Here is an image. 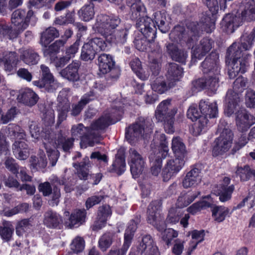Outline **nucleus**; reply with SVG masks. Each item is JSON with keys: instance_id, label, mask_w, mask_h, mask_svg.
I'll use <instances>...</instances> for the list:
<instances>
[{"instance_id": "obj_1", "label": "nucleus", "mask_w": 255, "mask_h": 255, "mask_svg": "<svg viewBox=\"0 0 255 255\" xmlns=\"http://www.w3.org/2000/svg\"><path fill=\"white\" fill-rule=\"evenodd\" d=\"M130 8V17L136 20V27L139 32H167L165 26L166 16L161 11L154 12L153 19L146 15V9L140 0H132Z\"/></svg>"}, {"instance_id": "obj_2", "label": "nucleus", "mask_w": 255, "mask_h": 255, "mask_svg": "<svg viewBox=\"0 0 255 255\" xmlns=\"http://www.w3.org/2000/svg\"><path fill=\"white\" fill-rule=\"evenodd\" d=\"M245 55L236 43H233L227 49L226 62L228 65V75L230 79H234L239 73L246 72L249 67L248 56Z\"/></svg>"}, {"instance_id": "obj_3", "label": "nucleus", "mask_w": 255, "mask_h": 255, "mask_svg": "<svg viewBox=\"0 0 255 255\" xmlns=\"http://www.w3.org/2000/svg\"><path fill=\"white\" fill-rule=\"evenodd\" d=\"M198 110L197 106L191 105L187 111V117L194 123L190 128V132L194 136H198L205 133L207 127V102L201 100L199 104Z\"/></svg>"}, {"instance_id": "obj_4", "label": "nucleus", "mask_w": 255, "mask_h": 255, "mask_svg": "<svg viewBox=\"0 0 255 255\" xmlns=\"http://www.w3.org/2000/svg\"><path fill=\"white\" fill-rule=\"evenodd\" d=\"M154 126L151 120L139 117L134 123L126 128L125 138L131 145H135L139 139L152 132Z\"/></svg>"}, {"instance_id": "obj_5", "label": "nucleus", "mask_w": 255, "mask_h": 255, "mask_svg": "<svg viewBox=\"0 0 255 255\" xmlns=\"http://www.w3.org/2000/svg\"><path fill=\"white\" fill-rule=\"evenodd\" d=\"M218 131L220 134L214 141L215 145L212 149V154L214 156L222 155L227 152L232 145L234 137L233 132L225 120H220Z\"/></svg>"}, {"instance_id": "obj_6", "label": "nucleus", "mask_w": 255, "mask_h": 255, "mask_svg": "<svg viewBox=\"0 0 255 255\" xmlns=\"http://www.w3.org/2000/svg\"><path fill=\"white\" fill-rule=\"evenodd\" d=\"M104 39L100 37H94L87 42L97 53L101 51L109 49L113 44H124L127 41L128 33H102Z\"/></svg>"}, {"instance_id": "obj_7", "label": "nucleus", "mask_w": 255, "mask_h": 255, "mask_svg": "<svg viewBox=\"0 0 255 255\" xmlns=\"http://www.w3.org/2000/svg\"><path fill=\"white\" fill-rule=\"evenodd\" d=\"M170 102L169 99L162 101L155 111L156 120L163 123L165 132L169 134L174 132V116L176 113V110L168 108Z\"/></svg>"}, {"instance_id": "obj_8", "label": "nucleus", "mask_w": 255, "mask_h": 255, "mask_svg": "<svg viewBox=\"0 0 255 255\" xmlns=\"http://www.w3.org/2000/svg\"><path fill=\"white\" fill-rule=\"evenodd\" d=\"M246 79L242 76L239 77L233 83V90H230L226 95L228 104L225 113L228 116H231L236 112L239 108L240 98L239 93L242 92L246 86Z\"/></svg>"}, {"instance_id": "obj_9", "label": "nucleus", "mask_w": 255, "mask_h": 255, "mask_svg": "<svg viewBox=\"0 0 255 255\" xmlns=\"http://www.w3.org/2000/svg\"><path fill=\"white\" fill-rule=\"evenodd\" d=\"M105 198L103 195H94L88 197L85 202L86 209H77L71 213L68 221L66 224H68L71 228L75 226L78 227L83 224L85 222L87 216L86 210H89L95 205L100 204Z\"/></svg>"}, {"instance_id": "obj_10", "label": "nucleus", "mask_w": 255, "mask_h": 255, "mask_svg": "<svg viewBox=\"0 0 255 255\" xmlns=\"http://www.w3.org/2000/svg\"><path fill=\"white\" fill-rule=\"evenodd\" d=\"M123 106H114L110 112L101 116L98 119L93 121V128L95 129H106L110 126L116 124L121 120L124 114Z\"/></svg>"}, {"instance_id": "obj_11", "label": "nucleus", "mask_w": 255, "mask_h": 255, "mask_svg": "<svg viewBox=\"0 0 255 255\" xmlns=\"http://www.w3.org/2000/svg\"><path fill=\"white\" fill-rule=\"evenodd\" d=\"M162 205L161 199L155 200L151 201L149 204L147 214V222L152 225L159 232L163 233L166 229V223L165 221L157 220V214L161 210Z\"/></svg>"}, {"instance_id": "obj_12", "label": "nucleus", "mask_w": 255, "mask_h": 255, "mask_svg": "<svg viewBox=\"0 0 255 255\" xmlns=\"http://www.w3.org/2000/svg\"><path fill=\"white\" fill-rule=\"evenodd\" d=\"M40 68L41 78L38 80L34 81L33 84L40 88H43L48 93L55 92L59 87L60 84L54 79L47 66L41 65Z\"/></svg>"}, {"instance_id": "obj_13", "label": "nucleus", "mask_w": 255, "mask_h": 255, "mask_svg": "<svg viewBox=\"0 0 255 255\" xmlns=\"http://www.w3.org/2000/svg\"><path fill=\"white\" fill-rule=\"evenodd\" d=\"M128 163L131 174L133 178H138L142 173L145 167V158L134 148L128 150Z\"/></svg>"}, {"instance_id": "obj_14", "label": "nucleus", "mask_w": 255, "mask_h": 255, "mask_svg": "<svg viewBox=\"0 0 255 255\" xmlns=\"http://www.w3.org/2000/svg\"><path fill=\"white\" fill-rule=\"evenodd\" d=\"M120 22L121 19L117 16L102 15L97 18L93 29L95 32H111Z\"/></svg>"}, {"instance_id": "obj_15", "label": "nucleus", "mask_w": 255, "mask_h": 255, "mask_svg": "<svg viewBox=\"0 0 255 255\" xmlns=\"http://www.w3.org/2000/svg\"><path fill=\"white\" fill-rule=\"evenodd\" d=\"M230 181L231 179L229 177H224L221 184L212 186L211 192L216 196H219V200L222 202L228 201L231 199L235 186L234 185L228 186Z\"/></svg>"}, {"instance_id": "obj_16", "label": "nucleus", "mask_w": 255, "mask_h": 255, "mask_svg": "<svg viewBox=\"0 0 255 255\" xmlns=\"http://www.w3.org/2000/svg\"><path fill=\"white\" fill-rule=\"evenodd\" d=\"M185 161L178 159L168 160L161 171V176L164 182H167L175 177L184 167Z\"/></svg>"}, {"instance_id": "obj_17", "label": "nucleus", "mask_w": 255, "mask_h": 255, "mask_svg": "<svg viewBox=\"0 0 255 255\" xmlns=\"http://www.w3.org/2000/svg\"><path fill=\"white\" fill-rule=\"evenodd\" d=\"M205 166L201 163H198L192 166L190 171L188 172L182 181V185L185 188L194 186L201 180L202 171Z\"/></svg>"}, {"instance_id": "obj_18", "label": "nucleus", "mask_w": 255, "mask_h": 255, "mask_svg": "<svg viewBox=\"0 0 255 255\" xmlns=\"http://www.w3.org/2000/svg\"><path fill=\"white\" fill-rule=\"evenodd\" d=\"M193 39L192 37H188L186 41L187 46L190 48L192 47L191 60L192 64H195L197 60H201L207 53V38L204 37L200 41V44L194 48Z\"/></svg>"}, {"instance_id": "obj_19", "label": "nucleus", "mask_w": 255, "mask_h": 255, "mask_svg": "<svg viewBox=\"0 0 255 255\" xmlns=\"http://www.w3.org/2000/svg\"><path fill=\"white\" fill-rule=\"evenodd\" d=\"M126 168L125 151L124 149H119L116 154L111 166L108 169L110 173H116L119 176L122 175Z\"/></svg>"}, {"instance_id": "obj_20", "label": "nucleus", "mask_w": 255, "mask_h": 255, "mask_svg": "<svg viewBox=\"0 0 255 255\" xmlns=\"http://www.w3.org/2000/svg\"><path fill=\"white\" fill-rule=\"evenodd\" d=\"M158 251V248L150 235L144 236L141 241L137 247L136 252L138 254L142 255L144 253L149 255H154Z\"/></svg>"}, {"instance_id": "obj_21", "label": "nucleus", "mask_w": 255, "mask_h": 255, "mask_svg": "<svg viewBox=\"0 0 255 255\" xmlns=\"http://www.w3.org/2000/svg\"><path fill=\"white\" fill-rule=\"evenodd\" d=\"M43 223L48 228L60 229L63 226V219L60 215L50 210L45 213Z\"/></svg>"}, {"instance_id": "obj_22", "label": "nucleus", "mask_w": 255, "mask_h": 255, "mask_svg": "<svg viewBox=\"0 0 255 255\" xmlns=\"http://www.w3.org/2000/svg\"><path fill=\"white\" fill-rule=\"evenodd\" d=\"M255 123V118L245 111L238 112L236 117V125L239 131L244 132Z\"/></svg>"}, {"instance_id": "obj_23", "label": "nucleus", "mask_w": 255, "mask_h": 255, "mask_svg": "<svg viewBox=\"0 0 255 255\" xmlns=\"http://www.w3.org/2000/svg\"><path fill=\"white\" fill-rule=\"evenodd\" d=\"M81 62L79 61H73L65 68L62 69L60 74L64 78L70 81L76 82L80 79L79 70Z\"/></svg>"}, {"instance_id": "obj_24", "label": "nucleus", "mask_w": 255, "mask_h": 255, "mask_svg": "<svg viewBox=\"0 0 255 255\" xmlns=\"http://www.w3.org/2000/svg\"><path fill=\"white\" fill-rule=\"evenodd\" d=\"M25 14V10L22 9H16L12 13L11 21L13 24L14 32H22L27 28L24 19Z\"/></svg>"}, {"instance_id": "obj_25", "label": "nucleus", "mask_w": 255, "mask_h": 255, "mask_svg": "<svg viewBox=\"0 0 255 255\" xmlns=\"http://www.w3.org/2000/svg\"><path fill=\"white\" fill-rule=\"evenodd\" d=\"M17 99L19 103L23 104L28 107L34 106L38 102V95L29 88L25 89L17 96Z\"/></svg>"}, {"instance_id": "obj_26", "label": "nucleus", "mask_w": 255, "mask_h": 255, "mask_svg": "<svg viewBox=\"0 0 255 255\" xmlns=\"http://www.w3.org/2000/svg\"><path fill=\"white\" fill-rule=\"evenodd\" d=\"M174 81H170L169 79L165 80L163 77H158L151 84V88L156 93L162 94L171 88L174 87Z\"/></svg>"}, {"instance_id": "obj_27", "label": "nucleus", "mask_w": 255, "mask_h": 255, "mask_svg": "<svg viewBox=\"0 0 255 255\" xmlns=\"http://www.w3.org/2000/svg\"><path fill=\"white\" fill-rule=\"evenodd\" d=\"M32 225L30 219L25 218L17 220L15 223V234L19 238L27 237L32 232Z\"/></svg>"}, {"instance_id": "obj_28", "label": "nucleus", "mask_w": 255, "mask_h": 255, "mask_svg": "<svg viewBox=\"0 0 255 255\" xmlns=\"http://www.w3.org/2000/svg\"><path fill=\"white\" fill-rule=\"evenodd\" d=\"M171 148L175 156L174 159L185 161L187 152L185 145L180 137L177 136L173 138Z\"/></svg>"}, {"instance_id": "obj_29", "label": "nucleus", "mask_w": 255, "mask_h": 255, "mask_svg": "<svg viewBox=\"0 0 255 255\" xmlns=\"http://www.w3.org/2000/svg\"><path fill=\"white\" fill-rule=\"evenodd\" d=\"M166 50L173 60L185 64L187 57L186 52L179 49L178 47L173 43H168L167 45Z\"/></svg>"}, {"instance_id": "obj_30", "label": "nucleus", "mask_w": 255, "mask_h": 255, "mask_svg": "<svg viewBox=\"0 0 255 255\" xmlns=\"http://www.w3.org/2000/svg\"><path fill=\"white\" fill-rule=\"evenodd\" d=\"M99 70L103 74L110 72L115 65L113 57L105 53L101 54L98 58Z\"/></svg>"}, {"instance_id": "obj_31", "label": "nucleus", "mask_w": 255, "mask_h": 255, "mask_svg": "<svg viewBox=\"0 0 255 255\" xmlns=\"http://www.w3.org/2000/svg\"><path fill=\"white\" fill-rule=\"evenodd\" d=\"M18 56L15 52H8L0 55V63L3 62L4 69L8 72H11L18 64Z\"/></svg>"}, {"instance_id": "obj_32", "label": "nucleus", "mask_w": 255, "mask_h": 255, "mask_svg": "<svg viewBox=\"0 0 255 255\" xmlns=\"http://www.w3.org/2000/svg\"><path fill=\"white\" fill-rule=\"evenodd\" d=\"M12 151L15 157L20 160H25L29 155L28 145L23 141H15L12 145Z\"/></svg>"}, {"instance_id": "obj_33", "label": "nucleus", "mask_w": 255, "mask_h": 255, "mask_svg": "<svg viewBox=\"0 0 255 255\" xmlns=\"http://www.w3.org/2000/svg\"><path fill=\"white\" fill-rule=\"evenodd\" d=\"M208 207L211 208L212 218L213 220L218 223L224 221L226 217L230 214L229 208L223 206H217L208 203Z\"/></svg>"}, {"instance_id": "obj_34", "label": "nucleus", "mask_w": 255, "mask_h": 255, "mask_svg": "<svg viewBox=\"0 0 255 255\" xmlns=\"http://www.w3.org/2000/svg\"><path fill=\"white\" fill-rule=\"evenodd\" d=\"M143 37L136 39L135 45L136 48L140 51H145L147 49L149 45L154 41L157 33H141Z\"/></svg>"}, {"instance_id": "obj_35", "label": "nucleus", "mask_w": 255, "mask_h": 255, "mask_svg": "<svg viewBox=\"0 0 255 255\" xmlns=\"http://www.w3.org/2000/svg\"><path fill=\"white\" fill-rule=\"evenodd\" d=\"M67 179L65 175L60 178L57 176H54L51 180V183L53 186V196L52 201L53 204L58 205L59 199L61 196L60 189L57 187V185H65L66 184Z\"/></svg>"}, {"instance_id": "obj_36", "label": "nucleus", "mask_w": 255, "mask_h": 255, "mask_svg": "<svg viewBox=\"0 0 255 255\" xmlns=\"http://www.w3.org/2000/svg\"><path fill=\"white\" fill-rule=\"evenodd\" d=\"M67 39H59L56 40L53 43L46 47L43 50V55L45 57L49 58L50 60L57 56L59 52L61 47L66 43Z\"/></svg>"}, {"instance_id": "obj_37", "label": "nucleus", "mask_w": 255, "mask_h": 255, "mask_svg": "<svg viewBox=\"0 0 255 255\" xmlns=\"http://www.w3.org/2000/svg\"><path fill=\"white\" fill-rule=\"evenodd\" d=\"M183 74V68L175 63L169 64L167 70V79L170 81L176 82L179 81L182 77Z\"/></svg>"}, {"instance_id": "obj_38", "label": "nucleus", "mask_w": 255, "mask_h": 255, "mask_svg": "<svg viewBox=\"0 0 255 255\" xmlns=\"http://www.w3.org/2000/svg\"><path fill=\"white\" fill-rule=\"evenodd\" d=\"M207 11L204 12V17L201 18L200 22L197 21H188L186 23V26L190 32H207Z\"/></svg>"}, {"instance_id": "obj_39", "label": "nucleus", "mask_w": 255, "mask_h": 255, "mask_svg": "<svg viewBox=\"0 0 255 255\" xmlns=\"http://www.w3.org/2000/svg\"><path fill=\"white\" fill-rule=\"evenodd\" d=\"M198 194L193 192H182L178 197L176 203L178 208H183L187 207L197 197Z\"/></svg>"}, {"instance_id": "obj_40", "label": "nucleus", "mask_w": 255, "mask_h": 255, "mask_svg": "<svg viewBox=\"0 0 255 255\" xmlns=\"http://www.w3.org/2000/svg\"><path fill=\"white\" fill-rule=\"evenodd\" d=\"M95 13L93 3L85 4L78 11L79 18L84 21H89L93 19Z\"/></svg>"}, {"instance_id": "obj_41", "label": "nucleus", "mask_w": 255, "mask_h": 255, "mask_svg": "<svg viewBox=\"0 0 255 255\" xmlns=\"http://www.w3.org/2000/svg\"><path fill=\"white\" fill-rule=\"evenodd\" d=\"M93 122L91 124L90 128L86 130V133L85 135V139L89 141V144L91 146H93L95 142L99 144L100 141L103 139L101 134L96 131L105 130L102 129H95L93 128Z\"/></svg>"}, {"instance_id": "obj_42", "label": "nucleus", "mask_w": 255, "mask_h": 255, "mask_svg": "<svg viewBox=\"0 0 255 255\" xmlns=\"http://www.w3.org/2000/svg\"><path fill=\"white\" fill-rule=\"evenodd\" d=\"M14 229L9 221H4L2 226H0V236L1 238L5 242L11 240L14 233Z\"/></svg>"}, {"instance_id": "obj_43", "label": "nucleus", "mask_w": 255, "mask_h": 255, "mask_svg": "<svg viewBox=\"0 0 255 255\" xmlns=\"http://www.w3.org/2000/svg\"><path fill=\"white\" fill-rule=\"evenodd\" d=\"M20 59L26 64L33 65L38 63L39 56L34 50L28 49L23 51L20 55Z\"/></svg>"}, {"instance_id": "obj_44", "label": "nucleus", "mask_w": 255, "mask_h": 255, "mask_svg": "<svg viewBox=\"0 0 255 255\" xmlns=\"http://www.w3.org/2000/svg\"><path fill=\"white\" fill-rule=\"evenodd\" d=\"M96 54L97 53L90 44L88 42L85 43L82 47L80 59L85 62L91 61L95 58Z\"/></svg>"}, {"instance_id": "obj_45", "label": "nucleus", "mask_w": 255, "mask_h": 255, "mask_svg": "<svg viewBox=\"0 0 255 255\" xmlns=\"http://www.w3.org/2000/svg\"><path fill=\"white\" fill-rule=\"evenodd\" d=\"M115 235L113 233L107 232L99 240V247L102 252H105L112 245Z\"/></svg>"}, {"instance_id": "obj_46", "label": "nucleus", "mask_w": 255, "mask_h": 255, "mask_svg": "<svg viewBox=\"0 0 255 255\" xmlns=\"http://www.w3.org/2000/svg\"><path fill=\"white\" fill-rule=\"evenodd\" d=\"M149 158L151 164V173L154 176H157L161 171L162 160L164 158L155 155L153 156L150 155Z\"/></svg>"}, {"instance_id": "obj_47", "label": "nucleus", "mask_w": 255, "mask_h": 255, "mask_svg": "<svg viewBox=\"0 0 255 255\" xmlns=\"http://www.w3.org/2000/svg\"><path fill=\"white\" fill-rule=\"evenodd\" d=\"M236 173L237 175L240 176L241 180L243 181H247L252 176H255V170L252 169L248 165L244 167L238 166Z\"/></svg>"}, {"instance_id": "obj_48", "label": "nucleus", "mask_w": 255, "mask_h": 255, "mask_svg": "<svg viewBox=\"0 0 255 255\" xmlns=\"http://www.w3.org/2000/svg\"><path fill=\"white\" fill-rule=\"evenodd\" d=\"M66 100H64L63 103L59 101L57 109L58 111V120L57 124L60 125L63 122L66 118L67 113L70 108V105L67 103Z\"/></svg>"}, {"instance_id": "obj_49", "label": "nucleus", "mask_w": 255, "mask_h": 255, "mask_svg": "<svg viewBox=\"0 0 255 255\" xmlns=\"http://www.w3.org/2000/svg\"><path fill=\"white\" fill-rule=\"evenodd\" d=\"M57 141L58 148L62 149L65 152H67L72 148L74 140L72 137L66 138L61 134L58 135Z\"/></svg>"}, {"instance_id": "obj_50", "label": "nucleus", "mask_w": 255, "mask_h": 255, "mask_svg": "<svg viewBox=\"0 0 255 255\" xmlns=\"http://www.w3.org/2000/svg\"><path fill=\"white\" fill-rule=\"evenodd\" d=\"M81 33H77V37H78V38L76 39V41L72 45L66 49L65 56L69 60L74 57L75 54L78 52L81 42L80 37L82 36Z\"/></svg>"}, {"instance_id": "obj_51", "label": "nucleus", "mask_w": 255, "mask_h": 255, "mask_svg": "<svg viewBox=\"0 0 255 255\" xmlns=\"http://www.w3.org/2000/svg\"><path fill=\"white\" fill-rule=\"evenodd\" d=\"M207 85V78L204 76L192 81L191 90L193 94L197 93L206 89Z\"/></svg>"}, {"instance_id": "obj_52", "label": "nucleus", "mask_w": 255, "mask_h": 255, "mask_svg": "<svg viewBox=\"0 0 255 255\" xmlns=\"http://www.w3.org/2000/svg\"><path fill=\"white\" fill-rule=\"evenodd\" d=\"M149 66L152 73V76H157L160 73L161 64L157 57H154L151 54L148 57Z\"/></svg>"}, {"instance_id": "obj_53", "label": "nucleus", "mask_w": 255, "mask_h": 255, "mask_svg": "<svg viewBox=\"0 0 255 255\" xmlns=\"http://www.w3.org/2000/svg\"><path fill=\"white\" fill-rule=\"evenodd\" d=\"M88 129L82 124H79L77 126H73L71 128V135L72 138L73 139L80 138L82 140L85 139V135H86V131L85 130Z\"/></svg>"}, {"instance_id": "obj_54", "label": "nucleus", "mask_w": 255, "mask_h": 255, "mask_svg": "<svg viewBox=\"0 0 255 255\" xmlns=\"http://www.w3.org/2000/svg\"><path fill=\"white\" fill-rule=\"evenodd\" d=\"M168 142L164 134H162L160 137L159 151L155 155L162 158H165L168 153Z\"/></svg>"}, {"instance_id": "obj_55", "label": "nucleus", "mask_w": 255, "mask_h": 255, "mask_svg": "<svg viewBox=\"0 0 255 255\" xmlns=\"http://www.w3.org/2000/svg\"><path fill=\"white\" fill-rule=\"evenodd\" d=\"M112 211L109 205H103L98 208L97 216L99 220L106 223L109 217L112 215Z\"/></svg>"}, {"instance_id": "obj_56", "label": "nucleus", "mask_w": 255, "mask_h": 255, "mask_svg": "<svg viewBox=\"0 0 255 255\" xmlns=\"http://www.w3.org/2000/svg\"><path fill=\"white\" fill-rule=\"evenodd\" d=\"M73 166L77 169V175L80 179L86 180L88 179L89 172L85 162L74 163Z\"/></svg>"}, {"instance_id": "obj_57", "label": "nucleus", "mask_w": 255, "mask_h": 255, "mask_svg": "<svg viewBox=\"0 0 255 255\" xmlns=\"http://www.w3.org/2000/svg\"><path fill=\"white\" fill-rule=\"evenodd\" d=\"M85 248V241L82 237H77L70 245V249L73 253L78 254L82 252Z\"/></svg>"}, {"instance_id": "obj_58", "label": "nucleus", "mask_w": 255, "mask_h": 255, "mask_svg": "<svg viewBox=\"0 0 255 255\" xmlns=\"http://www.w3.org/2000/svg\"><path fill=\"white\" fill-rule=\"evenodd\" d=\"M218 72V71L213 75L210 72V73H208V91L210 90L213 94L215 93L219 86Z\"/></svg>"}, {"instance_id": "obj_59", "label": "nucleus", "mask_w": 255, "mask_h": 255, "mask_svg": "<svg viewBox=\"0 0 255 255\" xmlns=\"http://www.w3.org/2000/svg\"><path fill=\"white\" fill-rule=\"evenodd\" d=\"M189 233L191 235L192 240L196 241V243L191 246V251H192L196 248L197 246L199 243L202 242L204 240L205 233L204 230H201L200 231L194 230Z\"/></svg>"}, {"instance_id": "obj_60", "label": "nucleus", "mask_w": 255, "mask_h": 255, "mask_svg": "<svg viewBox=\"0 0 255 255\" xmlns=\"http://www.w3.org/2000/svg\"><path fill=\"white\" fill-rule=\"evenodd\" d=\"M178 235V232L176 231L169 228L162 233V239L167 246H169L173 239L177 237Z\"/></svg>"}, {"instance_id": "obj_61", "label": "nucleus", "mask_w": 255, "mask_h": 255, "mask_svg": "<svg viewBox=\"0 0 255 255\" xmlns=\"http://www.w3.org/2000/svg\"><path fill=\"white\" fill-rule=\"evenodd\" d=\"M4 164L5 167L13 174L17 175L18 173L20 167L14 158L9 157H7Z\"/></svg>"}, {"instance_id": "obj_62", "label": "nucleus", "mask_w": 255, "mask_h": 255, "mask_svg": "<svg viewBox=\"0 0 255 255\" xmlns=\"http://www.w3.org/2000/svg\"><path fill=\"white\" fill-rule=\"evenodd\" d=\"M59 36V33H41L40 44L45 47L52 41L55 38Z\"/></svg>"}, {"instance_id": "obj_63", "label": "nucleus", "mask_w": 255, "mask_h": 255, "mask_svg": "<svg viewBox=\"0 0 255 255\" xmlns=\"http://www.w3.org/2000/svg\"><path fill=\"white\" fill-rule=\"evenodd\" d=\"M206 207H207V201H200L193 204L187 208V210L189 213L195 215L202 209H205Z\"/></svg>"}, {"instance_id": "obj_64", "label": "nucleus", "mask_w": 255, "mask_h": 255, "mask_svg": "<svg viewBox=\"0 0 255 255\" xmlns=\"http://www.w3.org/2000/svg\"><path fill=\"white\" fill-rule=\"evenodd\" d=\"M98 96L94 90H90L89 92L85 94L80 101V104L86 106L90 102L97 99Z\"/></svg>"}]
</instances>
